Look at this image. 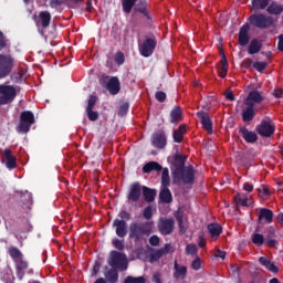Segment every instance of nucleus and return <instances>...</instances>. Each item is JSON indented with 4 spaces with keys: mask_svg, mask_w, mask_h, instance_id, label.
<instances>
[{
    "mask_svg": "<svg viewBox=\"0 0 283 283\" xmlns=\"http://www.w3.org/2000/svg\"><path fill=\"white\" fill-rule=\"evenodd\" d=\"M113 247L115 249H117V251H124L125 250V241L120 240V239H114Z\"/></svg>",
    "mask_w": 283,
    "mask_h": 283,
    "instance_id": "53",
    "label": "nucleus"
},
{
    "mask_svg": "<svg viewBox=\"0 0 283 283\" xmlns=\"http://www.w3.org/2000/svg\"><path fill=\"white\" fill-rule=\"evenodd\" d=\"M124 283H147L145 276H126Z\"/></svg>",
    "mask_w": 283,
    "mask_h": 283,
    "instance_id": "48",
    "label": "nucleus"
},
{
    "mask_svg": "<svg viewBox=\"0 0 283 283\" xmlns=\"http://www.w3.org/2000/svg\"><path fill=\"white\" fill-rule=\"evenodd\" d=\"M115 63L117 64V65H123V63H125V53H123V52H117L116 54H115Z\"/></svg>",
    "mask_w": 283,
    "mask_h": 283,
    "instance_id": "58",
    "label": "nucleus"
},
{
    "mask_svg": "<svg viewBox=\"0 0 283 283\" xmlns=\"http://www.w3.org/2000/svg\"><path fill=\"white\" fill-rule=\"evenodd\" d=\"M161 171V187H169V185H171V177H169V168H163Z\"/></svg>",
    "mask_w": 283,
    "mask_h": 283,
    "instance_id": "44",
    "label": "nucleus"
},
{
    "mask_svg": "<svg viewBox=\"0 0 283 283\" xmlns=\"http://www.w3.org/2000/svg\"><path fill=\"white\" fill-rule=\"evenodd\" d=\"M196 180V169L191 165L187 166L186 168H181L180 171L175 172L172 175V182L174 185H193Z\"/></svg>",
    "mask_w": 283,
    "mask_h": 283,
    "instance_id": "2",
    "label": "nucleus"
},
{
    "mask_svg": "<svg viewBox=\"0 0 283 283\" xmlns=\"http://www.w3.org/2000/svg\"><path fill=\"white\" fill-rule=\"evenodd\" d=\"M108 264L112 266V269H118V271H127V255H125V253L113 250L111 251Z\"/></svg>",
    "mask_w": 283,
    "mask_h": 283,
    "instance_id": "5",
    "label": "nucleus"
},
{
    "mask_svg": "<svg viewBox=\"0 0 283 283\" xmlns=\"http://www.w3.org/2000/svg\"><path fill=\"white\" fill-rule=\"evenodd\" d=\"M185 163H187V156L181 154H176L171 161H170V171L171 175L178 174V171L185 169L187 166H185Z\"/></svg>",
    "mask_w": 283,
    "mask_h": 283,
    "instance_id": "11",
    "label": "nucleus"
},
{
    "mask_svg": "<svg viewBox=\"0 0 283 283\" xmlns=\"http://www.w3.org/2000/svg\"><path fill=\"white\" fill-rule=\"evenodd\" d=\"M233 202L235 203L237 209H240V207H249V198L242 196L240 192L233 197Z\"/></svg>",
    "mask_w": 283,
    "mask_h": 283,
    "instance_id": "40",
    "label": "nucleus"
},
{
    "mask_svg": "<svg viewBox=\"0 0 283 283\" xmlns=\"http://www.w3.org/2000/svg\"><path fill=\"white\" fill-rule=\"evenodd\" d=\"M151 145L156 149H165V147H167V135L165 132L153 134Z\"/></svg>",
    "mask_w": 283,
    "mask_h": 283,
    "instance_id": "15",
    "label": "nucleus"
},
{
    "mask_svg": "<svg viewBox=\"0 0 283 283\" xmlns=\"http://www.w3.org/2000/svg\"><path fill=\"white\" fill-rule=\"evenodd\" d=\"M248 105L242 112L243 123H251L255 118V104L251 102H245Z\"/></svg>",
    "mask_w": 283,
    "mask_h": 283,
    "instance_id": "18",
    "label": "nucleus"
},
{
    "mask_svg": "<svg viewBox=\"0 0 283 283\" xmlns=\"http://www.w3.org/2000/svg\"><path fill=\"white\" fill-rule=\"evenodd\" d=\"M15 264V271L19 280H23L25 277V271H28V261L20 259L18 261H14Z\"/></svg>",
    "mask_w": 283,
    "mask_h": 283,
    "instance_id": "23",
    "label": "nucleus"
},
{
    "mask_svg": "<svg viewBox=\"0 0 283 283\" xmlns=\"http://www.w3.org/2000/svg\"><path fill=\"white\" fill-rule=\"evenodd\" d=\"M256 133L263 138H271L275 134V124L271 119H263L259 126H256Z\"/></svg>",
    "mask_w": 283,
    "mask_h": 283,
    "instance_id": "9",
    "label": "nucleus"
},
{
    "mask_svg": "<svg viewBox=\"0 0 283 283\" xmlns=\"http://www.w3.org/2000/svg\"><path fill=\"white\" fill-rule=\"evenodd\" d=\"M274 238H275V229L271 228L270 233L264 238L265 240L264 243L271 249H273V247L277 244V240H275Z\"/></svg>",
    "mask_w": 283,
    "mask_h": 283,
    "instance_id": "43",
    "label": "nucleus"
},
{
    "mask_svg": "<svg viewBox=\"0 0 283 283\" xmlns=\"http://www.w3.org/2000/svg\"><path fill=\"white\" fill-rule=\"evenodd\" d=\"M8 253L10 258L13 260V262H17L23 258V253L21 252V250H19V248L14 245H11L9 248Z\"/></svg>",
    "mask_w": 283,
    "mask_h": 283,
    "instance_id": "42",
    "label": "nucleus"
},
{
    "mask_svg": "<svg viewBox=\"0 0 283 283\" xmlns=\"http://www.w3.org/2000/svg\"><path fill=\"white\" fill-rule=\"evenodd\" d=\"M143 196L147 202H154L156 200V191L147 186L142 187Z\"/></svg>",
    "mask_w": 283,
    "mask_h": 283,
    "instance_id": "38",
    "label": "nucleus"
},
{
    "mask_svg": "<svg viewBox=\"0 0 283 283\" xmlns=\"http://www.w3.org/2000/svg\"><path fill=\"white\" fill-rule=\"evenodd\" d=\"M251 240L255 244V247H262V244H264L265 242L264 234H260L258 232H254L252 234Z\"/></svg>",
    "mask_w": 283,
    "mask_h": 283,
    "instance_id": "47",
    "label": "nucleus"
},
{
    "mask_svg": "<svg viewBox=\"0 0 283 283\" xmlns=\"http://www.w3.org/2000/svg\"><path fill=\"white\" fill-rule=\"evenodd\" d=\"M208 232L210 233L211 238H219L222 233V226L220 223H210L208 224Z\"/></svg>",
    "mask_w": 283,
    "mask_h": 283,
    "instance_id": "39",
    "label": "nucleus"
},
{
    "mask_svg": "<svg viewBox=\"0 0 283 283\" xmlns=\"http://www.w3.org/2000/svg\"><path fill=\"white\" fill-rule=\"evenodd\" d=\"M277 50L279 52H283V34L279 35Z\"/></svg>",
    "mask_w": 283,
    "mask_h": 283,
    "instance_id": "64",
    "label": "nucleus"
},
{
    "mask_svg": "<svg viewBox=\"0 0 283 283\" xmlns=\"http://www.w3.org/2000/svg\"><path fill=\"white\" fill-rule=\"evenodd\" d=\"M262 50V42L258 39H253L248 48L249 54H258Z\"/></svg>",
    "mask_w": 283,
    "mask_h": 283,
    "instance_id": "41",
    "label": "nucleus"
},
{
    "mask_svg": "<svg viewBox=\"0 0 283 283\" xmlns=\"http://www.w3.org/2000/svg\"><path fill=\"white\" fill-rule=\"evenodd\" d=\"M17 98V88L12 85L0 84V105H10Z\"/></svg>",
    "mask_w": 283,
    "mask_h": 283,
    "instance_id": "7",
    "label": "nucleus"
},
{
    "mask_svg": "<svg viewBox=\"0 0 283 283\" xmlns=\"http://www.w3.org/2000/svg\"><path fill=\"white\" fill-rule=\"evenodd\" d=\"M140 196H143V187L140 184H132L128 190L127 200L129 202H138V200H140Z\"/></svg>",
    "mask_w": 283,
    "mask_h": 283,
    "instance_id": "13",
    "label": "nucleus"
},
{
    "mask_svg": "<svg viewBox=\"0 0 283 283\" xmlns=\"http://www.w3.org/2000/svg\"><path fill=\"white\" fill-rule=\"evenodd\" d=\"M262 220H265L268 224H271V222H273V211L271 209L262 208L259 213V221L262 222Z\"/></svg>",
    "mask_w": 283,
    "mask_h": 283,
    "instance_id": "35",
    "label": "nucleus"
},
{
    "mask_svg": "<svg viewBox=\"0 0 283 283\" xmlns=\"http://www.w3.org/2000/svg\"><path fill=\"white\" fill-rule=\"evenodd\" d=\"M187 255H198V247L193 243H190L186 247Z\"/></svg>",
    "mask_w": 283,
    "mask_h": 283,
    "instance_id": "51",
    "label": "nucleus"
},
{
    "mask_svg": "<svg viewBox=\"0 0 283 283\" xmlns=\"http://www.w3.org/2000/svg\"><path fill=\"white\" fill-rule=\"evenodd\" d=\"M118 218L119 220H124V222H128V220H132V213L127 212L126 210H120Z\"/></svg>",
    "mask_w": 283,
    "mask_h": 283,
    "instance_id": "57",
    "label": "nucleus"
},
{
    "mask_svg": "<svg viewBox=\"0 0 283 283\" xmlns=\"http://www.w3.org/2000/svg\"><path fill=\"white\" fill-rule=\"evenodd\" d=\"M98 101V97L95 95H90L87 101L86 109H94V106L96 105V102Z\"/></svg>",
    "mask_w": 283,
    "mask_h": 283,
    "instance_id": "54",
    "label": "nucleus"
},
{
    "mask_svg": "<svg viewBox=\"0 0 283 283\" xmlns=\"http://www.w3.org/2000/svg\"><path fill=\"white\" fill-rule=\"evenodd\" d=\"M169 116H170L169 123H171V125H178V123H180V120H182V108L179 106H175L170 111Z\"/></svg>",
    "mask_w": 283,
    "mask_h": 283,
    "instance_id": "27",
    "label": "nucleus"
},
{
    "mask_svg": "<svg viewBox=\"0 0 283 283\" xmlns=\"http://www.w3.org/2000/svg\"><path fill=\"white\" fill-rule=\"evenodd\" d=\"M138 0H120L122 10L125 14H132V10L136 8Z\"/></svg>",
    "mask_w": 283,
    "mask_h": 283,
    "instance_id": "36",
    "label": "nucleus"
},
{
    "mask_svg": "<svg viewBox=\"0 0 283 283\" xmlns=\"http://www.w3.org/2000/svg\"><path fill=\"white\" fill-rule=\"evenodd\" d=\"M36 123L34 119V113L31 111H24L20 114V123L17 126L18 134H28L30 128Z\"/></svg>",
    "mask_w": 283,
    "mask_h": 283,
    "instance_id": "4",
    "label": "nucleus"
},
{
    "mask_svg": "<svg viewBox=\"0 0 283 283\" xmlns=\"http://www.w3.org/2000/svg\"><path fill=\"white\" fill-rule=\"evenodd\" d=\"M106 90L112 96H116L120 92V80L117 76H112L106 84Z\"/></svg>",
    "mask_w": 283,
    "mask_h": 283,
    "instance_id": "20",
    "label": "nucleus"
},
{
    "mask_svg": "<svg viewBox=\"0 0 283 283\" xmlns=\"http://www.w3.org/2000/svg\"><path fill=\"white\" fill-rule=\"evenodd\" d=\"M159 200H161V202H165L166 205H169L174 200V197L171 196V190H169V187H164L160 190Z\"/></svg>",
    "mask_w": 283,
    "mask_h": 283,
    "instance_id": "37",
    "label": "nucleus"
},
{
    "mask_svg": "<svg viewBox=\"0 0 283 283\" xmlns=\"http://www.w3.org/2000/svg\"><path fill=\"white\" fill-rule=\"evenodd\" d=\"M252 67H254V70H256V72H263L266 70V67H269V63L266 62H254L252 64Z\"/></svg>",
    "mask_w": 283,
    "mask_h": 283,
    "instance_id": "49",
    "label": "nucleus"
},
{
    "mask_svg": "<svg viewBox=\"0 0 283 283\" xmlns=\"http://www.w3.org/2000/svg\"><path fill=\"white\" fill-rule=\"evenodd\" d=\"M155 98L158 101V103H165V101H167V93L158 91L155 93Z\"/></svg>",
    "mask_w": 283,
    "mask_h": 283,
    "instance_id": "56",
    "label": "nucleus"
},
{
    "mask_svg": "<svg viewBox=\"0 0 283 283\" xmlns=\"http://www.w3.org/2000/svg\"><path fill=\"white\" fill-rule=\"evenodd\" d=\"M154 229V224L149 221L138 222L133 221L128 227V238L133 240V242H147V238L151 235Z\"/></svg>",
    "mask_w": 283,
    "mask_h": 283,
    "instance_id": "1",
    "label": "nucleus"
},
{
    "mask_svg": "<svg viewBox=\"0 0 283 283\" xmlns=\"http://www.w3.org/2000/svg\"><path fill=\"white\" fill-rule=\"evenodd\" d=\"M275 98H283V88H275L273 92Z\"/></svg>",
    "mask_w": 283,
    "mask_h": 283,
    "instance_id": "63",
    "label": "nucleus"
},
{
    "mask_svg": "<svg viewBox=\"0 0 283 283\" xmlns=\"http://www.w3.org/2000/svg\"><path fill=\"white\" fill-rule=\"evenodd\" d=\"M248 21L250 25H253V28H258L259 30H266L268 28L273 27V23H275L273 17L263 13L251 14Z\"/></svg>",
    "mask_w": 283,
    "mask_h": 283,
    "instance_id": "3",
    "label": "nucleus"
},
{
    "mask_svg": "<svg viewBox=\"0 0 283 283\" xmlns=\"http://www.w3.org/2000/svg\"><path fill=\"white\" fill-rule=\"evenodd\" d=\"M176 226V221L171 218H161L158 221V231L161 235H171L174 233V229Z\"/></svg>",
    "mask_w": 283,
    "mask_h": 283,
    "instance_id": "10",
    "label": "nucleus"
},
{
    "mask_svg": "<svg viewBox=\"0 0 283 283\" xmlns=\"http://www.w3.org/2000/svg\"><path fill=\"white\" fill-rule=\"evenodd\" d=\"M135 12H138L139 14H143L146 19H151L149 15V10L147 9V0H140L139 3L134 7Z\"/></svg>",
    "mask_w": 283,
    "mask_h": 283,
    "instance_id": "31",
    "label": "nucleus"
},
{
    "mask_svg": "<svg viewBox=\"0 0 283 283\" xmlns=\"http://www.w3.org/2000/svg\"><path fill=\"white\" fill-rule=\"evenodd\" d=\"M239 134H241L245 143H249L250 145L258 143V134L255 132L249 130L244 126L239 129Z\"/></svg>",
    "mask_w": 283,
    "mask_h": 283,
    "instance_id": "21",
    "label": "nucleus"
},
{
    "mask_svg": "<svg viewBox=\"0 0 283 283\" xmlns=\"http://www.w3.org/2000/svg\"><path fill=\"white\" fill-rule=\"evenodd\" d=\"M266 11L269 14H274L275 17H280V14H282L283 12V4H280L275 1L271 2V4L266 6Z\"/></svg>",
    "mask_w": 283,
    "mask_h": 283,
    "instance_id": "33",
    "label": "nucleus"
},
{
    "mask_svg": "<svg viewBox=\"0 0 283 283\" xmlns=\"http://www.w3.org/2000/svg\"><path fill=\"white\" fill-rule=\"evenodd\" d=\"M222 57L220 61V66L218 67V74L221 78H227V74L229 72V61L227 60V55H224V51H221Z\"/></svg>",
    "mask_w": 283,
    "mask_h": 283,
    "instance_id": "25",
    "label": "nucleus"
},
{
    "mask_svg": "<svg viewBox=\"0 0 283 283\" xmlns=\"http://www.w3.org/2000/svg\"><path fill=\"white\" fill-rule=\"evenodd\" d=\"M197 116H198L203 129H206V132H208V134H212L213 133V122H211V117H209V113H207L205 111H199L197 113Z\"/></svg>",
    "mask_w": 283,
    "mask_h": 283,
    "instance_id": "14",
    "label": "nucleus"
},
{
    "mask_svg": "<svg viewBox=\"0 0 283 283\" xmlns=\"http://www.w3.org/2000/svg\"><path fill=\"white\" fill-rule=\"evenodd\" d=\"M269 3H271V0H252V8L254 10H266Z\"/></svg>",
    "mask_w": 283,
    "mask_h": 283,
    "instance_id": "45",
    "label": "nucleus"
},
{
    "mask_svg": "<svg viewBox=\"0 0 283 283\" xmlns=\"http://www.w3.org/2000/svg\"><path fill=\"white\" fill-rule=\"evenodd\" d=\"M144 174H151V171H163V166L158 164L157 161H148L144 167H143Z\"/></svg>",
    "mask_w": 283,
    "mask_h": 283,
    "instance_id": "34",
    "label": "nucleus"
},
{
    "mask_svg": "<svg viewBox=\"0 0 283 283\" xmlns=\"http://www.w3.org/2000/svg\"><path fill=\"white\" fill-rule=\"evenodd\" d=\"M156 45H158L156 38H146L145 41L138 42L139 54L144 59H149L156 52Z\"/></svg>",
    "mask_w": 283,
    "mask_h": 283,
    "instance_id": "6",
    "label": "nucleus"
},
{
    "mask_svg": "<svg viewBox=\"0 0 283 283\" xmlns=\"http://www.w3.org/2000/svg\"><path fill=\"white\" fill-rule=\"evenodd\" d=\"M169 251H171V245L169 243H166L164 245V248L158 249V250H154L150 254H149V261L150 262H158V260H160V258H163V255H167V253H169Z\"/></svg>",
    "mask_w": 283,
    "mask_h": 283,
    "instance_id": "19",
    "label": "nucleus"
},
{
    "mask_svg": "<svg viewBox=\"0 0 283 283\" xmlns=\"http://www.w3.org/2000/svg\"><path fill=\"white\" fill-rule=\"evenodd\" d=\"M264 101V96H262V94H260V92L258 91H251L249 94H248V97L245 99V103H253L255 105L256 104H260Z\"/></svg>",
    "mask_w": 283,
    "mask_h": 283,
    "instance_id": "32",
    "label": "nucleus"
},
{
    "mask_svg": "<svg viewBox=\"0 0 283 283\" xmlns=\"http://www.w3.org/2000/svg\"><path fill=\"white\" fill-rule=\"evenodd\" d=\"M105 271L104 277L106 282L118 283V270H116V268L109 269L108 266H105Z\"/></svg>",
    "mask_w": 283,
    "mask_h": 283,
    "instance_id": "26",
    "label": "nucleus"
},
{
    "mask_svg": "<svg viewBox=\"0 0 283 283\" xmlns=\"http://www.w3.org/2000/svg\"><path fill=\"white\" fill-rule=\"evenodd\" d=\"M14 70V57L12 55L0 54V81L7 78Z\"/></svg>",
    "mask_w": 283,
    "mask_h": 283,
    "instance_id": "8",
    "label": "nucleus"
},
{
    "mask_svg": "<svg viewBox=\"0 0 283 283\" xmlns=\"http://www.w3.org/2000/svg\"><path fill=\"white\" fill-rule=\"evenodd\" d=\"M259 264H261V266H264L271 273H277L280 271L275 263L271 262V260L266 259V256H260Z\"/></svg>",
    "mask_w": 283,
    "mask_h": 283,
    "instance_id": "30",
    "label": "nucleus"
},
{
    "mask_svg": "<svg viewBox=\"0 0 283 283\" xmlns=\"http://www.w3.org/2000/svg\"><path fill=\"white\" fill-rule=\"evenodd\" d=\"M85 0H51V6H67V8H71L73 10H78L81 8V3H83Z\"/></svg>",
    "mask_w": 283,
    "mask_h": 283,
    "instance_id": "22",
    "label": "nucleus"
},
{
    "mask_svg": "<svg viewBox=\"0 0 283 283\" xmlns=\"http://www.w3.org/2000/svg\"><path fill=\"white\" fill-rule=\"evenodd\" d=\"M34 21L38 28L45 30L50 28V23H52V13H50V11H41L38 18L34 15Z\"/></svg>",
    "mask_w": 283,
    "mask_h": 283,
    "instance_id": "12",
    "label": "nucleus"
},
{
    "mask_svg": "<svg viewBox=\"0 0 283 283\" xmlns=\"http://www.w3.org/2000/svg\"><path fill=\"white\" fill-rule=\"evenodd\" d=\"M153 282L154 283H163V276L159 272H157L153 275Z\"/></svg>",
    "mask_w": 283,
    "mask_h": 283,
    "instance_id": "62",
    "label": "nucleus"
},
{
    "mask_svg": "<svg viewBox=\"0 0 283 283\" xmlns=\"http://www.w3.org/2000/svg\"><path fill=\"white\" fill-rule=\"evenodd\" d=\"M149 244L151 247H158L160 244V238H158V235H151L149 238Z\"/></svg>",
    "mask_w": 283,
    "mask_h": 283,
    "instance_id": "61",
    "label": "nucleus"
},
{
    "mask_svg": "<svg viewBox=\"0 0 283 283\" xmlns=\"http://www.w3.org/2000/svg\"><path fill=\"white\" fill-rule=\"evenodd\" d=\"M12 83H23V73L21 72H13L11 74Z\"/></svg>",
    "mask_w": 283,
    "mask_h": 283,
    "instance_id": "52",
    "label": "nucleus"
},
{
    "mask_svg": "<svg viewBox=\"0 0 283 283\" xmlns=\"http://www.w3.org/2000/svg\"><path fill=\"white\" fill-rule=\"evenodd\" d=\"M249 30H251V24L249 23H245L240 28L238 41H239V45H241L242 48H245L249 41H251V35H249Z\"/></svg>",
    "mask_w": 283,
    "mask_h": 283,
    "instance_id": "17",
    "label": "nucleus"
},
{
    "mask_svg": "<svg viewBox=\"0 0 283 283\" xmlns=\"http://www.w3.org/2000/svg\"><path fill=\"white\" fill-rule=\"evenodd\" d=\"M175 280H185L187 277V266L178 264V261L174 262V274Z\"/></svg>",
    "mask_w": 283,
    "mask_h": 283,
    "instance_id": "24",
    "label": "nucleus"
},
{
    "mask_svg": "<svg viewBox=\"0 0 283 283\" xmlns=\"http://www.w3.org/2000/svg\"><path fill=\"white\" fill-rule=\"evenodd\" d=\"M175 218H176V220H177V222H178L179 233H180L181 235H185V233H187V228L185 227V220H184L182 214L177 213V214L175 216Z\"/></svg>",
    "mask_w": 283,
    "mask_h": 283,
    "instance_id": "46",
    "label": "nucleus"
},
{
    "mask_svg": "<svg viewBox=\"0 0 283 283\" xmlns=\"http://www.w3.org/2000/svg\"><path fill=\"white\" fill-rule=\"evenodd\" d=\"M185 134H187V125H179L178 129L172 133L174 143H181L185 139Z\"/></svg>",
    "mask_w": 283,
    "mask_h": 283,
    "instance_id": "28",
    "label": "nucleus"
},
{
    "mask_svg": "<svg viewBox=\"0 0 283 283\" xmlns=\"http://www.w3.org/2000/svg\"><path fill=\"white\" fill-rule=\"evenodd\" d=\"M86 116L92 123L98 120V112L93 109H86Z\"/></svg>",
    "mask_w": 283,
    "mask_h": 283,
    "instance_id": "50",
    "label": "nucleus"
},
{
    "mask_svg": "<svg viewBox=\"0 0 283 283\" xmlns=\"http://www.w3.org/2000/svg\"><path fill=\"white\" fill-rule=\"evenodd\" d=\"M4 160L8 169H17V157L12 156V150L4 149Z\"/></svg>",
    "mask_w": 283,
    "mask_h": 283,
    "instance_id": "29",
    "label": "nucleus"
},
{
    "mask_svg": "<svg viewBox=\"0 0 283 283\" xmlns=\"http://www.w3.org/2000/svg\"><path fill=\"white\" fill-rule=\"evenodd\" d=\"M143 216L145 220H151V218L154 217V210L151 209V206H147L144 209Z\"/></svg>",
    "mask_w": 283,
    "mask_h": 283,
    "instance_id": "55",
    "label": "nucleus"
},
{
    "mask_svg": "<svg viewBox=\"0 0 283 283\" xmlns=\"http://www.w3.org/2000/svg\"><path fill=\"white\" fill-rule=\"evenodd\" d=\"M191 269L193 270V271H200V266H202V261L199 259V256H197L193 261H192V263H191Z\"/></svg>",
    "mask_w": 283,
    "mask_h": 283,
    "instance_id": "59",
    "label": "nucleus"
},
{
    "mask_svg": "<svg viewBox=\"0 0 283 283\" xmlns=\"http://www.w3.org/2000/svg\"><path fill=\"white\" fill-rule=\"evenodd\" d=\"M127 112H129V104L128 103L122 104L119 106L118 115L119 116H125V114H127Z\"/></svg>",
    "mask_w": 283,
    "mask_h": 283,
    "instance_id": "60",
    "label": "nucleus"
},
{
    "mask_svg": "<svg viewBox=\"0 0 283 283\" xmlns=\"http://www.w3.org/2000/svg\"><path fill=\"white\" fill-rule=\"evenodd\" d=\"M112 227L115 229L117 238H125L128 233L127 221L125 220L114 219Z\"/></svg>",
    "mask_w": 283,
    "mask_h": 283,
    "instance_id": "16",
    "label": "nucleus"
}]
</instances>
